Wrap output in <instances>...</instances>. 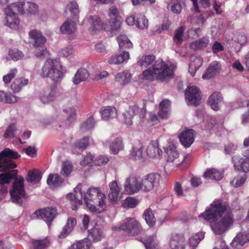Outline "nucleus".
I'll list each match as a JSON object with an SVG mask.
<instances>
[{"instance_id": "obj_23", "label": "nucleus", "mask_w": 249, "mask_h": 249, "mask_svg": "<svg viewBox=\"0 0 249 249\" xmlns=\"http://www.w3.org/2000/svg\"><path fill=\"white\" fill-rule=\"evenodd\" d=\"M223 98L220 92L215 91L209 97L208 103L211 108L214 110L219 109V104L222 101Z\"/></svg>"}, {"instance_id": "obj_53", "label": "nucleus", "mask_w": 249, "mask_h": 249, "mask_svg": "<svg viewBox=\"0 0 249 249\" xmlns=\"http://www.w3.org/2000/svg\"><path fill=\"white\" fill-rule=\"evenodd\" d=\"M155 56L153 54L146 55L142 57L139 63L141 66L146 67L151 64L155 60Z\"/></svg>"}, {"instance_id": "obj_35", "label": "nucleus", "mask_w": 249, "mask_h": 249, "mask_svg": "<svg viewBox=\"0 0 249 249\" xmlns=\"http://www.w3.org/2000/svg\"><path fill=\"white\" fill-rule=\"evenodd\" d=\"M89 76V74L87 70L84 68L78 69L75 73L73 82L75 84H78L82 81L86 80Z\"/></svg>"}, {"instance_id": "obj_51", "label": "nucleus", "mask_w": 249, "mask_h": 249, "mask_svg": "<svg viewBox=\"0 0 249 249\" xmlns=\"http://www.w3.org/2000/svg\"><path fill=\"white\" fill-rule=\"evenodd\" d=\"M66 197L70 200L72 206V209L73 210H76L77 206L81 205L82 203L81 199L77 198L76 195L72 193H68L66 196Z\"/></svg>"}, {"instance_id": "obj_25", "label": "nucleus", "mask_w": 249, "mask_h": 249, "mask_svg": "<svg viewBox=\"0 0 249 249\" xmlns=\"http://www.w3.org/2000/svg\"><path fill=\"white\" fill-rule=\"evenodd\" d=\"M108 197L112 202L116 201L121 195V189L116 181L114 180L109 184Z\"/></svg>"}, {"instance_id": "obj_48", "label": "nucleus", "mask_w": 249, "mask_h": 249, "mask_svg": "<svg viewBox=\"0 0 249 249\" xmlns=\"http://www.w3.org/2000/svg\"><path fill=\"white\" fill-rule=\"evenodd\" d=\"M143 217L146 223L150 226H153L156 222V218L152 210L148 208L145 210L143 213Z\"/></svg>"}, {"instance_id": "obj_47", "label": "nucleus", "mask_w": 249, "mask_h": 249, "mask_svg": "<svg viewBox=\"0 0 249 249\" xmlns=\"http://www.w3.org/2000/svg\"><path fill=\"white\" fill-rule=\"evenodd\" d=\"M23 7L24 8L23 14H35L38 11L37 5L30 1H27L26 3L23 2Z\"/></svg>"}, {"instance_id": "obj_38", "label": "nucleus", "mask_w": 249, "mask_h": 249, "mask_svg": "<svg viewBox=\"0 0 249 249\" xmlns=\"http://www.w3.org/2000/svg\"><path fill=\"white\" fill-rule=\"evenodd\" d=\"M167 9L174 14H179L182 7L179 0H169L167 2Z\"/></svg>"}, {"instance_id": "obj_1", "label": "nucleus", "mask_w": 249, "mask_h": 249, "mask_svg": "<svg viewBox=\"0 0 249 249\" xmlns=\"http://www.w3.org/2000/svg\"><path fill=\"white\" fill-rule=\"evenodd\" d=\"M228 208V205L221 200H215L199 216L211 223L212 228L216 234H222L233 222V215Z\"/></svg>"}, {"instance_id": "obj_28", "label": "nucleus", "mask_w": 249, "mask_h": 249, "mask_svg": "<svg viewBox=\"0 0 249 249\" xmlns=\"http://www.w3.org/2000/svg\"><path fill=\"white\" fill-rule=\"evenodd\" d=\"M209 42L210 40L208 37L203 36L192 42L190 44V47L194 51L203 50L207 47Z\"/></svg>"}, {"instance_id": "obj_39", "label": "nucleus", "mask_w": 249, "mask_h": 249, "mask_svg": "<svg viewBox=\"0 0 249 249\" xmlns=\"http://www.w3.org/2000/svg\"><path fill=\"white\" fill-rule=\"evenodd\" d=\"M124 147L123 140L120 137L116 138L109 146L111 153L115 155L117 154L120 150H123Z\"/></svg>"}, {"instance_id": "obj_20", "label": "nucleus", "mask_w": 249, "mask_h": 249, "mask_svg": "<svg viewBox=\"0 0 249 249\" xmlns=\"http://www.w3.org/2000/svg\"><path fill=\"white\" fill-rule=\"evenodd\" d=\"M102 118L104 120H109L118 116V111L114 107L107 106L100 109Z\"/></svg>"}, {"instance_id": "obj_36", "label": "nucleus", "mask_w": 249, "mask_h": 249, "mask_svg": "<svg viewBox=\"0 0 249 249\" xmlns=\"http://www.w3.org/2000/svg\"><path fill=\"white\" fill-rule=\"evenodd\" d=\"M104 236L103 231L98 228L94 227L89 231V239L94 242L101 241Z\"/></svg>"}, {"instance_id": "obj_63", "label": "nucleus", "mask_w": 249, "mask_h": 249, "mask_svg": "<svg viewBox=\"0 0 249 249\" xmlns=\"http://www.w3.org/2000/svg\"><path fill=\"white\" fill-rule=\"evenodd\" d=\"M237 146L232 143H229L224 146L225 152L226 154H231L236 150Z\"/></svg>"}, {"instance_id": "obj_12", "label": "nucleus", "mask_w": 249, "mask_h": 249, "mask_svg": "<svg viewBox=\"0 0 249 249\" xmlns=\"http://www.w3.org/2000/svg\"><path fill=\"white\" fill-rule=\"evenodd\" d=\"M57 214V210L52 207H47L36 210L32 215L33 218L43 219L50 226Z\"/></svg>"}, {"instance_id": "obj_19", "label": "nucleus", "mask_w": 249, "mask_h": 249, "mask_svg": "<svg viewBox=\"0 0 249 249\" xmlns=\"http://www.w3.org/2000/svg\"><path fill=\"white\" fill-rule=\"evenodd\" d=\"M221 70V65L220 62L217 61H213L202 77L203 79H209L219 74Z\"/></svg>"}, {"instance_id": "obj_7", "label": "nucleus", "mask_w": 249, "mask_h": 249, "mask_svg": "<svg viewBox=\"0 0 249 249\" xmlns=\"http://www.w3.org/2000/svg\"><path fill=\"white\" fill-rule=\"evenodd\" d=\"M20 155L10 148H6L0 152V172L6 171L17 167L13 160L18 159Z\"/></svg>"}, {"instance_id": "obj_56", "label": "nucleus", "mask_w": 249, "mask_h": 249, "mask_svg": "<svg viewBox=\"0 0 249 249\" xmlns=\"http://www.w3.org/2000/svg\"><path fill=\"white\" fill-rule=\"evenodd\" d=\"M18 73V70L16 68L11 69L9 73L3 76V81L6 84L10 83Z\"/></svg>"}, {"instance_id": "obj_59", "label": "nucleus", "mask_w": 249, "mask_h": 249, "mask_svg": "<svg viewBox=\"0 0 249 249\" xmlns=\"http://www.w3.org/2000/svg\"><path fill=\"white\" fill-rule=\"evenodd\" d=\"M62 169V175L65 177H68L72 171V165L70 162H64L63 164Z\"/></svg>"}, {"instance_id": "obj_64", "label": "nucleus", "mask_w": 249, "mask_h": 249, "mask_svg": "<svg viewBox=\"0 0 249 249\" xmlns=\"http://www.w3.org/2000/svg\"><path fill=\"white\" fill-rule=\"evenodd\" d=\"M212 50L214 54H217L224 50V47L221 43L215 41L212 46Z\"/></svg>"}, {"instance_id": "obj_11", "label": "nucleus", "mask_w": 249, "mask_h": 249, "mask_svg": "<svg viewBox=\"0 0 249 249\" xmlns=\"http://www.w3.org/2000/svg\"><path fill=\"white\" fill-rule=\"evenodd\" d=\"M30 37L34 40V47H35V53L36 57L43 55L46 52V49L43 46L46 42V38L41 33L36 30H34L29 32Z\"/></svg>"}, {"instance_id": "obj_60", "label": "nucleus", "mask_w": 249, "mask_h": 249, "mask_svg": "<svg viewBox=\"0 0 249 249\" xmlns=\"http://www.w3.org/2000/svg\"><path fill=\"white\" fill-rule=\"evenodd\" d=\"M16 126L14 124H10L6 129L4 134V137L5 138H13L15 136V132L16 131Z\"/></svg>"}, {"instance_id": "obj_6", "label": "nucleus", "mask_w": 249, "mask_h": 249, "mask_svg": "<svg viewBox=\"0 0 249 249\" xmlns=\"http://www.w3.org/2000/svg\"><path fill=\"white\" fill-rule=\"evenodd\" d=\"M61 69L60 62L57 59H48L41 69L40 74L42 77H49L54 82H57L63 76Z\"/></svg>"}, {"instance_id": "obj_2", "label": "nucleus", "mask_w": 249, "mask_h": 249, "mask_svg": "<svg viewBox=\"0 0 249 249\" xmlns=\"http://www.w3.org/2000/svg\"><path fill=\"white\" fill-rule=\"evenodd\" d=\"M12 179H15L12 188L10 190L11 198L13 202L21 205L22 198H24L25 192L24 189V179L22 178H17V173H5L0 174V185L9 184Z\"/></svg>"}, {"instance_id": "obj_61", "label": "nucleus", "mask_w": 249, "mask_h": 249, "mask_svg": "<svg viewBox=\"0 0 249 249\" xmlns=\"http://www.w3.org/2000/svg\"><path fill=\"white\" fill-rule=\"evenodd\" d=\"M247 178L246 174L242 176H238L234 178L232 182H235V186L238 187L243 185Z\"/></svg>"}, {"instance_id": "obj_34", "label": "nucleus", "mask_w": 249, "mask_h": 249, "mask_svg": "<svg viewBox=\"0 0 249 249\" xmlns=\"http://www.w3.org/2000/svg\"><path fill=\"white\" fill-rule=\"evenodd\" d=\"M89 22L92 28V31L105 30L106 28L107 24L103 22L101 18L97 16H91Z\"/></svg>"}, {"instance_id": "obj_33", "label": "nucleus", "mask_w": 249, "mask_h": 249, "mask_svg": "<svg viewBox=\"0 0 249 249\" xmlns=\"http://www.w3.org/2000/svg\"><path fill=\"white\" fill-rule=\"evenodd\" d=\"M132 75L127 70L119 72L115 76V80L121 85L129 83L131 79Z\"/></svg>"}, {"instance_id": "obj_21", "label": "nucleus", "mask_w": 249, "mask_h": 249, "mask_svg": "<svg viewBox=\"0 0 249 249\" xmlns=\"http://www.w3.org/2000/svg\"><path fill=\"white\" fill-rule=\"evenodd\" d=\"M57 87L56 85L52 86L50 89L43 91L40 95V100L43 103H48L53 101L57 94Z\"/></svg>"}, {"instance_id": "obj_8", "label": "nucleus", "mask_w": 249, "mask_h": 249, "mask_svg": "<svg viewBox=\"0 0 249 249\" xmlns=\"http://www.w3.org/2000/svg\"><path fill=\"white\" fill-rule=\"evenodd\" d=\"M161 176L157 173H149L141 178L142 191L148 193L160 184Z\"/></svg>"}, {"instance_id": "obj_18", "label": "nucleus", "mask_w": 249, "mask_h": 249, "mask_svg": "<svg viewBox=\"0 0 249 249\" xmlns=\"http://www.w3.org/2000/svg\"><path fill=\"white\" fill-rule=\"evenodd\" d=\"M195 131L192 129L185 130L179 135L181 143L186 148L189 147L193 143L195 139Z\"/></svg>"}, {"instance_id": "obj_24", "label": "nucleus", "mask_w": 249, "mask_h": 249, "mask_svg": "<svg viewBox=\"0 0 249 249\" xmlns=\"http://www.w3.org/2000/svg\"><path fill=\"white\" fill-rule=\"evenodd\" d=\"M89 138L84 137L77 140L72 146V152L73 154H79L85 150L88 146Z\"/></svg>"}, {"instance_id": "obj_26", "label": "nucleus", "mask_w": 249, "mask_h": 249, "mask_svg": "<svg viewBox=\"0 0 249 249\" xmlns=\"http://www.w3.org/2000/svg\"><path fill=\"white\" fill-rule=\"evenodd\" d=\"M146 153L149 157L154 158L157 155H161L162 151L161 149L159 148L158 142L157 141H152L149 143L147 147Z\"/></svg>"}, {"instance_id": "obj_10", "label": "nucleus", "mask_w": 249, "mask_h": 249, "mask_svg": "<svg viewBox=\"0 0 249 249\" xmlns=\"http://www.w3.org/2000/svg\"><path fill=\"white\" fill-rule=\"evenodd\" d=\"M114 228L116 230L125 231L128 234L133 236L138 235L142 231L141 224L135 218L132 217L126 218L119 227H115Z\"/></svg>"}, {"instance_id": "obj_40", "label": "nucleus", "mask_w": 249, "mask_h": 249, "mask_svg": "<svg viewBox=\"0 0 249 249\" xmlns=\"http://www.w3.org/2000/svg\"><path fill=\"white\" fill-rule=\"evenodd\" d=\"M28 83V80L24 78H18L15 80L11 85V89L13 92L17 93L19 92L22 88Z\"/></svg>"}, {"instance_id": "obj_44", "label": "nucleus", "mask_w": 249, "mask_h": 249, "mask_svg": "<svg viewBox=\"0 0 249 249\" xmlns=\"http://www.w3.org/2000/svg\"><path fill=\"white\" fill-rule=\"evenodd\" d=\"M95 123L93 116L91 115L86 121L81 124L80 130L83 133L90 130L93 128Z\"/></svg>"}, {"instance_id": "obj_3", "label": "nucleus", "mask_w": 249, "mask_h": 249, "mask_svg": "<svg viewBox=\"0 0 249 249\" xmlns=\"http://www.w3.org/2000/svg\"><path fill=\"white\" fill-rule=\"evenodd\" d=\"M84 200L91 212L101 213L106 208V196L100 188H89L84 194Z\"/></svg>"}, {"instance_id": "obj_32", "label": "nucleus", "mask_w": 249, "mask_h": 249, "mask_svg": "<svg viewBox=\"0 0 249 249\" xmlns=\"http://www.w3.org/2000/svg\"><path fill=\"white\" fill-rule=\"evenodd\" d=\"M129 58V53L127 52L124 51L119 54L112 55L108 60L110 64H121Z\"/></svg>"}, {"instance_id": "obj_49", "label": "nucleus", "mask_w": 249, "mask_h": 249, "mask_svg": "<svg viewBox=\"0 0 249 249\" xmlns=\"http://www.w3.org/2000/svg\"><path fill=\"white\" fill-rule=\"evenodd\" d=\"M136 26L141 29L147 28L148 21L144 15L141 14H137Z\"/></svg>"}, {"instance_id": "obj_42", "label": "nucleus", "mask_w": 249, "mask_h": 249, "mask_svg": "<svg viewBox=\"0 0 249 249\" xmlns=\"http://www.w3.org/2000/svg\"><path fill=\"white\" fill-rule=\"evenodd\" d=\"M117 41L121 49L131 48L133 44L125 35H120L117 37Z\"/></svg>"}, {"instance_id": "obj_37", "label": "nucleus", "mask_w": 249, "mask_h": 249, "mask_svg": "<svg viewBox=\"0 0 249 249\" xmlns=\"http://www.w3.org/2000/svg\"><path fill=\"white\" fill-rule=\"evenodd\" d=\"M63 182V179L57 174H50L47 180V183L48 185L52 188L60 186Z\"/></svg>"}, {"instance_id": "obj_17", "label": "nucleus", "mask_w": 249, "mask_h": 249, "mask_svg": "<svg viewBox=\"0 0 249 249\" xmlns=\"http://www.w3.org/2000/svg\"><path fill=\"white\" fill-rule=\"evenodd\" d=\"M169 245L172 249H185L186 241L184 235L173 233L170 236Z\"/></svg>"}, {"instance_id": "obj_46", "label": "nucleus", "mask_w": 249, "mask_h": 249, "mask_svg": "<svg viewBox=\"0 0 249 249\" xmlns=\"http://www.w3.org/2000/svg\"><path fill=\"white\" fill-rule=\"evenodd\" d=\"M204 237V233L202 232H199L193 234L189 238V243L190 246L193 248H196L198 244Z\"/></svg>"}, {"instance_id": "obj_29", "label": "nucleus", "mask_w": 249, "mask_h": 249, "mask_svg": "<svg viewBox=\"0 0 249 249\" xmlns=\"http://www.w3.org/2000/svg\"><path fill=\"white\" fill-rule=\"evenodd\" d=\"M31 243L32 249H47L51 241L48 237H46L42 239H32Z\"/></svg>"}, {"instance_id": "obj_9", "label": "nucleus", "mask_w": 249, "mask_h": 249, "mask_svg": "<svg viewBox=\"0 0 249 249\" xmlns=\"http://www.w3.org/2000/svg\"><path fill=\"white\" fill-rule=\"evenodd\" d=\"M146 109L145 107L140 108L138 105L129 106L123 113V121L128 126L133 124L132 119L134 116H138L141 121L145 117Z\"/></svg>"}, {"instance_id": "obj_31", "label": "nucleus", "mask_w": 249, "mask_h": 249, "mask_svg": "<svg viewBox=\"0 0 249 249\" xmlns=\"http://www.w3.org/2000/svg\"><path fill=\"white\" fill-rule=\"evenodd\" d=\"M24 10L23 2H17L9 4L5 10V13L14 14L18 13L23 14Z\"/></svg>"}, {"instance_id": "obj_41", "label": "nucleus", "mask_w": 249, "mask_h": 249, "mask_svg": "<svg viewBox=\"0 0 249 249\" xmlns=\"http://www.w3.org/2000/svg\"><path fill=\"white\" fill-rule=\"evenodd\" d=\"M18 101V97L4 90H0V102L4 103H15Z\"/></svg>"}, {"instance_id": "obj_52", "label": "nucleus", "mask_w": 249, "mask_h": 249, "mask_svg": "<svg viewBox=\"0 0 249 249\" xmlns=\"http://www.w3.org/2000/svg\"><path fill=\"white\" fill-rule=\"evenodd\" d=\"M184 30L185 29L183 26L176 30L173 39L174 43L176 44H180L182 43Z\"/></svg>"}, {"instance_id": "obj_57", "label": "nucleus", "mask_w": 249, "mask_h": 249, "mask_svg": "<svg viewBox=\"0 0 249 249\" xmlns=\"http://www.w3.org/2000/svg\"><path fill=\"white\" fill-rule=\"evenodd\" d=\"M9 55L14 61H17L23 56V54L18 49H11L9 51Z\"/></svg>"}, {"instance_id": "obj_50", "label": "nucleus", "mask_w": 249, "mask_h": 249, "mask_svg": "<svg viewBox=\"0 0 249 249\" xmlns=\"http://www.w3.org/2000/svg\"><path fill=\"white\" fill-rule=\"evenodd\" d=\"M139 200L132 197L128 196L122 202V206L126 208H134L138 204Z\"/></svg>"}, {"instance_id": "obj_43", "label": "nucleus", "mask_w": 249, "mask_h": 249, "mask_svg": "<svg viewBox=\"0 0 249 249\" xmlns=\"http://www.w3.org/2000/svg\"><path fill=\"white\" fill-rule=\"evenodd\" d=\"M41 178L42 175L40 171L38 170L34 169L28 172L26 180L30 182H37L40 180Z\"/></svg>"}, {"instance_id": "obj_58", "label": "nucleus", "mask_w": 249, "mask_h": 249, "mask_svg": "<svg viewBox=\"0 0 249 249\" xmlns=\"http://www.w3.org/2000/svg\"><path fill=\"white\" fill-rule=\"evenodd\" d=\"M90 246V241L89 239L85 238L77 243L76 245V249H89Z\"/></svg>"}, {"instance_id": "obj_22", "label": "nucleus", "mask_w": 249, "mask_h": 249, "mask_svg": "<svg viewBox=\"0 0 249 249\" xmlns=\"http://www.w3.org/2000/svg\"><path fill=\"white\" fill-rule=\"evenodd\" d=\"M6 25L14 30H18L20 28V20L17 14L6 13Z\"/></svg>"}, {"instance_id": "obj_5", "label": "nucleus", "mask_w": 249, "mask_h": 249, "mask_svg": "<svg viewBox=\"0 0 249 249\" xmlns=\"http://www.w3.org/2000/svg\"><path fill=\"white\" fill-rule=\"evenodd\" d=\"M66 12L70 13L71 19L67 20L61 25L60 31L62 34L71 35L76 30V22L79 18V6L76 2L72 1L69 3Z\"/></svg>"}, {"instance_id": "obj_30", "label": "nucleus", "mask_w": 249, "mask_h": 249, "mask_svg": "<svg viewBox=\"0 0 249 249\" xmlns=\"http://www.w3.org/2000/svg\"><path fill=\"white\" fill-rule=\"evenodd\" d=\"M143 145L140 141L136 142L131 152V157L135 160H140L142 157Z\"/></svg>"}, {"instance_id": "obj_15", "label": "nucleus", "mask_w": 249, "mask_h": 249, "mask_svg": "<svg viewBox=\"0 0 249 249\" xmlns=\"http://www.w3.org/2000/svg\"><path fill=\"white\" fill-rule=\"evenodd\" d=\"M199 89L196 86L188 87L185 91V99L188 103L194 106L200 104L201 97Z\"/></svg>"}, {"instance_id": "obj_54", "label": "nucleus", "mask_w": 249, "mask_h": 249, "mask_svg": "<svg viewBox=\"0 0 249 249\" xmlns=\"http://www.w3.org/2000/svg\"><path fill=\"white\" fill-rule=\"evenodd\" d=\"M67 116V121L69 124L72 123L76 119V110L72 107H67L64 109Z\"/></svg>"}, {"instance_id": "obj_13", "label": "nucleus", "mask_w": 249, "mask_h": 249, "mask_svg": "<svg viewBox=\"0 0 249 249\" xmlns=\"http://www.w3.org/2000/svg\"><path fill=\"white\" fill-rule=\"evenodd\" d=\"M124 192L127 195H133L142 191L141 177L130 176L126 178L124 184Z\"/></svg>"}, {"instance_id": "obj_16", "label": "nucleus", "mask_w": 249, "mask_h": 249, "mask_svg": "<svg viewBox=\"0 0 249 249\" xmlns=\"http://www.w3.org/2000/svg\"><path fill=\"white\" fill-rule=\"evenodd\" d=\"M108 16L109 17V22L111 30L112 32L118 31L121 26V17L116 6L113 5L110 7L108 12Z\"/></svg>"}, {"instance_id": "obj_45", "label": "nucleus", "mask_w": 249, "mask_h": 249, "mask_svg": "<svg viewBox=\"0 0 249 249\" xmlns=\"http://www.w3.org/2000/svg\"><path fill=\"white\" fill-rule=\"evenodd\" d=\"M165 152L168 155L167 161L172 162L178 157V152L176 148L173 145H170L165 149Z\"/></svg>"}, {"instance_id": "obj_4", "label": "nucleus", "mask_w": 249, "mask_h": 249, "mask_svg": "<svg viewBox=\"0 0 249 249\" xmlns=\"http://www.w3.org/2000/svg\"><path fill=\"white\" fill-rule=\"evenodd\" d=\"M174 75L173 69L164 61H156L152 67L144 71L142 73L143 78L145 80H157L163 82L166 79L172 78Z\"/></svg>"}, {"instance_id": "obj_62", "label": "nucleus", "mask_w": 249, "mask_h": 249, "mask_svg": "<svg viewBox=\"0 0 249 249\" xmlns=\"http://www.w3.org/2000/svg\"><path fill=\"white\" fill-rule=\"evenodd\" d=\"M109 161L108 158L105 156H98L95 160V164L98 166H102L107 164Z\"/></svg>"}, {"instance_id": "obj_55", "label": "nucleus", "mask_w": 249, "mask_h": 249, "mask_svg": "<svg viewBox=\"0 0 249 249\" xmlns=\"http://www.w3.org/2000/svg\"><path fill=\"white\" fill-rule=\"evenodd\" d=\"M140 241L142 242L146 249H159L158 245L155 243L152 237H148L146 240Z\"/></svg>"}, {"instance_id": "obj_27", "label": "nucleus", "mask_w": 249, "mask_h": 249, "mask_svg": "<svg viewBox=\"0 0 249 249\" xmlns=\"http://www.w3.org/2000/svg\"><path fill=\"white\" fill-rule=\"evenodd\" d=\"M203 177L206 179L220 180L223 177V172L215 168L208 169L204 173Z\"/></svg>"}, {"instance_id": "obj_14", "label": "nucleus", "mask_w": 249, "mask_h": 249, "mask_svg": "<svg viewBox=\"0 0 249 249\" xmlns=\"http://www.w3.org/2000/svg\"><path fill=\"white\" fill-rule=\"evenodd\" d=\"M244 156L245 158L235 155L232 158V161L236 170L247 173L249 172V149L245 152Z\"/></svg>"}]
</instances>
